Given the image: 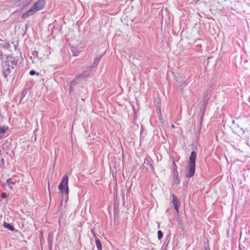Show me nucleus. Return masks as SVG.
I'll return each instance as SVG.
<instances>
[{
  "label": "nucleus",
  "instance_id": "obj_1",
  "mask_svg": "<svg viewBox=\"0 0 250 250\" xmlns=\"http://www.w3.org/2000/svg\"><path fill=\"white\" fill-rule=\"evenodd\" d=\"M197 154L195 151H191L189 162L185 168V176L189 178L193 177L195 171V163Z\"/></svg>",
  "mask_w": 250,
  "mask_h": 250
},
{
  "label": "nucleus",
  "instance_id": "obj_2",
  "mask_svg": "<svg viewBox=\"0 0 250 250\" xmlns=\"http://www.w3.org/2000/svg\"><path fill=\"white\" fill-rule=\"evenodd\" d=\"M68 177L66 174L63 175L59 185L58 188L62 197L64 198L66 202L68 199Z\"/></svg>",
  "mask_w": 250,
  "mask_h": 250
},
{
  "label": "nucleus",
  "instance_id": "obj_3",
  "mask_svg": "<svg viewBox=\"0 0 250 250\" xmlns=\"http://www.w3.org/2000/svg\"><path fill=\"white\" fill-rule=\"evenodd\" d=\"M14 68V66L9 65L8 62H2V75L6 81H8V76L11 73V70Z\"/></svg>",
  "mask_w": 250,
  "mask_h": 250
},
{
  "label": "nucleus",
  "instance_id": "obj_4",
  "mask_svg": "<svg viewBox=\"0 0 250 250\" xmlns=\"http://www.w3.org/2000/svg\"><path fill=\"white\" fill-rule=\"evenodd\" d=\"M46 0H38L32 6L33 8L36 10V12L42 10L45 6Z\"/></svg>",
  "mask_w": 250,
  "mask_h": 250
},
{
  "label": "nucleus",
  "instance_id": "obj_5",
  "mask_svg": "<svg viewBox=\"0 0 250 250\" xmlns=\"http://www.w3.org/2000/svg\"><path fill=\"white\" fill-rule=\"evenodd\" d=\"M172 204L173 205L174 208L177 213H179V207L180 206V202L177 197L174 194L172 195Z\"/></svg>",
  "mask_w": 250,
  "mask_h": 250
},
{
  "label": "nucleus",
  "instance_id": "obj_6",
  "mask_svg": "<svg viewBox=\"0 0 250 250\" xmlns=\"http://www.w3.org/2000/svg\"><path fill=\"white\" fill-rule=\"evenodd\" d=\"M36 12H37L32 6L30 8L29 10H28L25 13L23 14V15H22V18L25 19L28 18V17L32 16V15L35 14Z\"/></svg>",
  "mask_w": 250,
  "mask_h": 250
},
{
  "label": "nucleus",
  "instance_id": "obj_7",
  "mask_svg": "<svg viewBox=\"0 0 250 250\" xmlns=\"http://www.w3.org/2000/svg\"><path fill=\"white\" fill-rule=\"evenodd\" d=\"M36 12H37L32 6L30 8L29 10H28L25 13L23 14V15H22V18L25 19L28 18V17L32 16V15L35 14Z\"/></svg>",
  "mask_w": 250,
  "mask_h": 250
},
{
  "label": "nucleus",
  "instance_id": "obj_8",
  "mask_svg": "<svg viewBox=\"0 0 250 250\" xmlns=\"http://www.w3.org/2000/svg\"><path fill=\"white\" fill-rule=\"evenodd\" d=\"M4 62H9V65H11L13 66H15L18 64V60L16 59L14 57H7L6 58V60L3 61Z\"/></svg>",
  "mask_w": 250,
  "mask_h": 250
},
{
  "label": "nucleus",
  "instance_id": "obj_9",
  "mask_svg": "<svg viewBox=\"0 0 250 250\" xmlns=\"http://www.w3.org/2000/svg\"><path fill=\"white\" fill-rule=\"evenodd\" d=\"M89 74L87 73L86 71H83L81 74L77 76L76 77V80H78L79 82H80L82 80H85L88 77H89Z\"/></svg>",
  "mask_w": 250,
  "mask_h": 250
},
{
  "label": "nucleus",
  "instance_id": "obj_10",
  "mask_svg": "<svg viewBox=\"0 0 250 250\" xmlns=\"http://www.w3.org/2000/svg\"><path fill=\"white\" fill-rule=\"evenodd\" d=\"M53 237H54V236L52 232H50L48 233L47 237H48V249L49 250H52Z\"/></svg>",
  "mask_w": 250,
  "mask_h": 250
},
{
  "label": "nucleus",
  "instance_id": "obj_11",
  "mask_svg": "<svg viewBox=\"0 0 250 250\" xmlns=\"http://www.w3.org/2000/svg\"><path fill=\"white\" fill-rule=\"evenodd\" d=\"M208 99H206V100L204 102V103L201 105V121H200V125H201L202 124V120L203 118L205 111V109H206V108L207 106V104L208 103Z\"/></svg>",
  "mask_w": 250,
  "mask_h": 250
},
{
  "label": "nucleus",
  "instance_id": "obj_12",
  "mask_svg": "<svg viewBox=\"0 0 250 250\" xmlns=\"http://www.w3.org/2000/svg\"><path fill=\"white\" fill-rule=\"evenodd\" d=\"M173 183L176 185H179L180 180L179 178L178 172H173Z\"/></svg>",
  "mask_w": 250,
  "mask_h": 250
},
{
  "label": "nucleus",
  "instance_id": "obj_13",
  "mask_svg": "<svg viewBox=\"0 0 250 250\" xmlns=\"http://www.w3.org/2000/svg\"><path fill=\"white\" fill-rule=\"evenodd\" d=\"M146 165L148 166L149 167L150 169L153 171L154 170V168L153 165L151 164L148 159L147 158H145L143 163V166L144 167H146Z\"/></svg>",
  "mask_w": 250,
  "mask_h": 250
},
{
  "label": "nucleus",
  "instance_id": "obj_14",
  "mask_svg": "<svg viewBox=\"0 0 250 250\" xmlns=\"http://www.w3.org/2000/svg\"><path fill=\"white\" fill-rule=\"evenodd\" d=\"M8 128V127L5 126H0V140L2 139L4 137L5 133Z\"/></svg>",
  "mask_w": 250,
  "mask_h": 250
},
{
  "label": "nucleus",
  "instance_id": "obj_15",
  "mask_svg": "<svg viewBox=\"0 0 250 250\" xmlns=\"http://www.w3.org/2000/svg\"><path fill=\"white\" fill-rule=\"evenodd\" d=\"M71 50L74 56H78L79 55L80 51L79 50V48L77 47L72 46L71 47Z\"/></svg>",
  "mask_w": 250,
  "mask_h": 250
},
{
  "label": "nucleus",
  "instance_id": "obj_16",
  "mask_svg": "<svg viewBox=\"0 0 250 250\" xmlns=\"http://www.w3.org/2000/svg\"><path fill=\"white\" fill-rule=\"evenodd\" d=\"M102 55L101 56H97L94 60V62L92 64V66L93 67H96L97 66V65L98 64V63H99L100 61V60H101V58L102 57Z\"/></svg>",
  "mask_w": 250,
  "mask_h": 250
},
{
  "label": "nucleus",
  "instance_id": "obj_17",
  "mask_svg": "<svg viewBox=\"0 0 250 250\" xmlns=\"http://www.w3.org/2000/svg\"><path fill=\"white\" fill-rule=\"evenodd\" d=\"M3 227L6 229H8L9 230H10L11 231H14L15 229V228L13 227V226H12L11 224L7 223L6 222H4Z\"/></svg>",
  "mask_w": 250,
  "mask_h": 250
},
{
  "label": "nucleus",
  "instance_id": "obj_18",
  "mask_svg": "<svg viewBox=\"0 0 250 250\" xmlns=\"http://www.w3.org/2000/svg\"><path fill=\"white\" fill-rule=\"evenodd\" d=\"M95 239V243L96 245L97 248L98 250H102V245L101 243L100 240L97 237Z\"/></svg>",
  "mask_w": 250,
  "mask_h": 250
},
{
  "label": "nucleus",
  "instance_id": "obj_19",
  "mask_svg": "<svg viewBox=\"0 0 250 250\" xmlns=\"http://www.w3.org/2000/svg\"><path fill=\"white\" fill-rule=\"evenodd\" d=\"M80 82L78 81V80H76V78L72 81L70 82L69 83V85L72 86L73 87H75L78 83H79Z\"/></svg>",
  "mask_w": 250,
  "mask_h": 250
},
{
  "label": "nucleus",
  "instance_id": "obj_20",
  "mask_svg": "<svg viewBox=\"0 0 250 250\" xmlns=\"http://www.w3.org/2000/svg\"><path fill=\"white\" fill-rule=\"evenodd\" d=\"M6 184L9 187V188L11 189L13 188V187H12V185H14L15 184V182H13L11 179H7L6 181Z\"/></svg>",
  "mask_w": 250,
  "mask_h": 250
},
{
  "label": "nucleus",
  "instance_id": "obj_21",
  "mask_svg": "<svg viewBox=\"0 0 250 250\" xmlns=\"http://www.w3.org/2000/svg\"><path fill=\"white\" fill-rule=\"evenodd\" d=\"M172 168L173 170V172H177V167L175 163V161L173 160L172 164Z\"/></svg>",
  "mask_w": 250,
  "mask_h": 250
},
{
  "label": "nucleus",
  "instance_id": "obj_22",
  "mask_svg": "<svg viewBox=\"0 0 250 250\" xmlns=\"http://www.w3.org/2000/svg\"><path fill=\"white\" fill-rule=\"evenodd\" d=\"M39 239H40L42 249V245L44 243V239L43 237V234H42V232H41V234L40 236H39Z\"/></svg>",
  "mask_w": 250,
  "mask_h": 250
},
{
  "label": "nucleus",
  "instance_id": "obj_23",
  "mask_svg": "<svg viewBox=\"0 0 250 250\" xmlns=\"http://www.w3.org/2000/svg\"><path fill=\"white\" fill-rule=\"evenodd\" d=\"M29 74L31 76H33L34 75H36L37 76H39L41 75V74L37 72L35 70H33L30 71Z\"/></svg>",
  "mask_w": 250,
  "mask_h": 250
},
{
  "label": "nucleus",
  "instance_id": "obj_24",
  "mask_svg": "<svg viewBox=\"0 0 250 250\" xmlns=\"http://www.w3.org/2000/svg\"><path fill=\"white\" fill-rule=\"evenodd\" d=\"M158 234V240H161L163 237V233L161 230H158L157 232Z\"/></svg>",
  "mask_w": 250,
  "mask_h": 250
},
{
  "label": "nucleus",
  "instance_id": "obj_25",
  "mask_svg": "<svg viewBox=\"0 0 250 250\" xmlns=\"http://www.w3.org/2000/svg\"><path fill=\"white\" fill-rule=\"evenodd\" d=\"M38 53L39 52L37 51H32V54L34 56V57H38V58L39 59V57L38 56Z\"/></svg>",
  "mask_w": 250,
  "mask_h": 250
},
{
  "label": "nucleus",
  "instance_id": "obj_26",
  "mask_svg": "<svg viewBox=\"0 0 250 250\" xmlns=\"http://www.w3.org/2000/svg\"><path fill=\"white\" fill-rule=\"evenodd\" d=\"M4 165V159L2 158L0 161V167H2Z\"/></svg>",
  "mask_w": 250,
  "mask_h": 250
},
{
  "label": "nucleus",
  "instance_id": "obj_27",
  "mask_svg": "<svg viewBox=\"0 0 250 250\" xmlns=\"http://www.w3.org/2000/svg\"><path fill=\"white\" fill-rule=\"evenodd\" d=\"M118 209H116L115 208V207L114 208V218H116V217L117 216L118 214Z\"/></svg>",
  "mask_w": 250,
  "mask_h": 250
},
{
  "label": "nucleus",
  "instance_id": "obj_28",
  "mask_svg": "<svg viewBox=\"0 0 250 250\" xmlns=\"http://www.w3.org/2000/svg\"><path fill=\"white\" fill-rule=\"evenodd\" d=\"M90 231H91V233L93 234V235L95 239L97 238V237L96 236V234H95V233L94 232V230L93 229H91Z\"/></svg>",
  "mask_w": 250,
  "mask_h": 250
},
{
  "label": "nucleus",
  "instance_id": "obj_29",
  "mask_svg": "<svg viewBox=\"0 0 250 250\" xmlns=\"http://www.w3.org/2000/svg\"><path fill=\"white\" fill-rule=\"evenodd\" d=\"M1 198H2V199H5V198H6L7 197V194H6V193H4V192L2 193L1 194Z\"/></svg>",
  "mask_w": 250,
  "mask_h": 250
},
{
  "label": "nucleus",
  "instance_id": "obj_30",
  "mask_svg": "<svg viewBox=\"0 0 250 250\" xmlns=\"http://www.w3.org/2000/svg\"><path fill=\"white\" fill-rule=\"evenodd\" d=\"M158 117L160 119H161V118H162V113H161V110L159 109V112L158 113Z\"/></svg>",
  "mask_w": 250,
  "mask_h": 250
},
{
  "label": "nucleus",
  "instance_id": "obj_31",
  "mask_svg": "<svg viewBox=\"0 0 250 250\" xmlns=\"http://www.w3.org/2000/svg\"><path fill=\"white\" fill-rule=\"evenodd\" d=\"M74 87H73L70 85L69 86V89L70 92H72L74 91Z\"/></svg>",
  "mask_w": 250,
  "mask_h": 250
},
{
  "label": "nucleus",
  "instance_id": "obj_32",
  "mask_svg": "<svg viewBox=\"0 0 250 250\" xmlns=\"http://www.w3.org/2000/svg\"><path fill=\"white\" fill-rule=\"evenodd\" d=\"M201 126V125H200V126ZM200 130H201V127H200V128L199 129L198 131V132L197 133V138H198L200 136Z\"/></svg>",
  "mask_w": 250,
  "mask_h": 250
},
{
  "label": "nucleus",
  "instance_id": "obj_33",
  "mask_svg": "<svg viewBox=\"0 0 250 250\" xmlns=\"http://www.w3.org/2000/svg\"><path fill=\"white\" fill-rule=\"evenodd\" d=\"M205 250H210L209 248H208V247H206L205 248Z\"/></svg>",
  "mask_w": 250,
  "mask_h": 250
},
{
  "label": "nucleus",
  "instance_id": "obj_34",
  "mask_svg": "<svg viewBox=\"0 0 250 250\" xmlns=\"http://www.w3.org/2000/svg\"><path fill=\"white\" fill-rule=\"evenodd\" d=\"M169 209H167V210H166L167 214L169 212Z\"/></svg>",
  "mask_w": 250,
  "mask_h": 250
},
{
  "label": "nucleus",
  "instance_id": "obj_35",
  "mask_svg": "<svg viewBox=\"0 0 250 250\" xmlns=\"http://www.w3.org/2000/svg\"><path fill=\"white\" fill-rule=\"evenodd\" d=\"M171 127H172V128H174V127H175V126H174V125H171Z\"/></svg>",
  "mask_w": 250,
  "mask_h": 250
}]
</instances>
